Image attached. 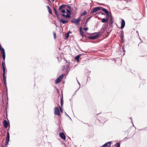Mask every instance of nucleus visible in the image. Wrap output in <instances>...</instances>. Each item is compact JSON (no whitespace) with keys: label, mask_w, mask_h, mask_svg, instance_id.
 <instances>
[{"label":"nucleus","mask_w":147,"mask_h":147,"mask_svg":"<svg viewBox=\"0 0 147 147\" xmlns=\"http://www.w3.org/2000/svg\"><path fill=\"white\" fill-rule=\"evenodd\" d=\"M81 20L80 18H79L77 19L73 18L71 20V22L77 25H78L80 24V21Z\"/></svg>","instance_id":"f257e3e1"},{"label":"nucleus","mask_w":147,"mask_h":147,"mask_svg":"<svg viewBox=\"0 0 147 147\" xmlns=\"http://www.w3.org/2000/svg\"><path fill=\"white\" fill-rule=\"evenodd\" d=\"M0 50L1 54L2 55V57L3 59L5 60V54L4 49L2 47L0 49Z\"/></svg>","instance_id":"f03ea898"},{"label":"nucleus","mask_w":147,"mask_h":147,"mask_svg":"<svg viewBox=\"0 0 147 147\" xmlns=\"http://www.w3.org/2000/svg\"><path fill=\"white\" fill-rule=\"evenodd\" d=\"M100 34V32H98V34L95 35H93L92 36H89V39L94 40L98 38L99 36V34Z\"/></svg>","instance_id":"7ed1b4c3"},{"label":"nucleus","mask_w":147,"mask_h":147,"mask_svg":"<svg viewBox=\"0 0 147 147\" xmlns=\"http://www.w3.org/2000/svg\"><path fill=\"white\" fill-rule=\"evenodd\" d=\"M10 138L9 134V132L8 131L7 133V137L6 138V140L5 145V146L7 145L8 142L9 141Z\"/></svg>","instance_id":"20e7f679"},{"label":"nucleus","mask_w":147,"mask_h":147,"mask_svg":"<svg viewBox=\"0 0 147 147\" xmlns=\"http://www.w3.org/2000/svg\"><path fill=\"white\" fill-rule=\"evenodd\" d=\"M54 113L55 115H57L59 116H60V113L59 111V108L58 107H56L55 108Z\"/></svg>","instance_id":"39448f33"},{"label":"nucleus","mask_w":147,"mask_h":147,"mask_svg":"<svg viewBox=\"0 0 147 147\" xmlns=\"http://www.w3.org/2000/svg\"><path fill=\"white\" fill-rule=\"evenodd\" d=\"M3 124L4 125V127L5 128H7L8 126H9V123H8L7 122V121L6 120H5L3 121ZM9 128H10V126H9V128L8 129V131L9 130Z\"/></svg>","instance_id":"423d86ee"},{"label":"nucleus","mask_w":147,"mask_h":147,"mask_svg":"<svg viewBox=\"0 0 147 147\" xmlns=\"http://www.w3.org/2000/svg\"><path fill=\"white\" fill-rule=\"evenodd\" d=\"M80 34L82 36L83 38H86V36L84 34V32L83 31L82 28L81 27L80 28Z\"/></svg>","instance_id":"0eeeda50"},{"label":"nucleus","mask_w":147,"mask_h":147,"mask_svg":"<svg viewBox=\"0 0 147 147\" xmlns=\"http://www.w3.org/2000/svg\"><path fill=\"white\" fill-rule=\"evenodd\" d=\"M125 22L124 20L123 19H122L121 23V26L120 27V28L121 29H123L125 26Z\"/></svg>","instance_id":"6e6552de"},{"label":"nucleus","mask_w":147,"mask_h":147,"mask_svg":"<svg viewBox=\"0 0 147 147\" xmlns=\"http://www.w3.org/2000/svg\"><path fill=\"white\" fill-rule=\"evenodd\" d=\"M2 61V66L3 69V71H5L6 67L5 63V60H4L3 59V60Z\"/></svg>","instance_id":"1a4fd4ad"},{"label":"nucleus","mask_w":147,"mask_h":147,"mask_svg":"<svg viewBox=\"0 0 147 147\" xmlns=\"http://www.w3.org/2000/svg\"><path fill=\"white\" fill-rule=\"evenodd\" d=\"M111 145V142H108L105 143L102 146V147H110Z\"/></svg>","instance_id":"9d476101"},{"label":"nucleus","mask_w":147,"mask_h":147,"mask_svg":"<svg viewBox=\"0 0 147 147\" xmlns=\"http://www.w3.org/2000/svg\"><path fill=\"white\" fill-rule=\"evenodd\" d=\"M59 135L61 138L63 140H65L66 136L64 134L63 132H61L59 133Z\"/></svg>","instance_id":"9b49d317"},{"label":"nucleus","mask_w":147,"mask_h":147,"mask_svg":"<svg viewBox=\"0 0 147 147\" xmlns=\"http://www.w3.org/2000/svg\"><path fill=\"white\" fill-rule=\"evenodd\" d=\"M120 37L122 40V42L123 43L124 42V39L123 31L122 30L121 32V35Z\"/></svg>","instance_id":"f8f14e48"},{"label":"nucleus","mask_w":147,"mask_h":147,"mask_svg":"<svg viewBox=\"0 0 147 147\" xmlns=\"http://www.w3.org/2000/svg\"><path fill=\"white\" fill-rule=\"evenodd\" d=\"M66 11L67 13V15L68 16V17L69 18L71 17L70 15L71 14V11L70 10H69L68 9H67Z\"/></svg>","instance_id":"ddd939ff"},{"label":"nucleus","mask_w":147,"mask_h":147,"mask_svg":"<svg viewBox=\"0 0 147 147\" xmlns=\"http://www.w3.org/2000/svg\"><path fill=\"white\" fill-rule=\"evenodd\" d=\"M108 21V18H103L101 20V22L102 23H106Z\"/></svg>","instance_id":"4468645a"},{"label":"nucleus","mask_w":147,"mask_h":147,"mask_svg":"<svg viewBox=\"0 0 147 147\" xmlns=\"http://www.w3.org/2000/svg\"><path fill=\"white\" fill-rule=\"evenodd\" d=\"M67 6L66 5H64V4H62L60 6H59V11H60L61 10V9L64 8L65 7Z\"/></svg>","instance_id":"2eb2a0df"},{"label":"nucleus","mask_w":147,"mask_h":147,"mask_svg":"<svg viewBox=\"0 0 147 147\" xmlns=\"http://www.w3.org/2000/svg\"><path fill=\"white\" fill-rule=\"evenodd\" d=\"M97 11L96 7H94L92 10L90 11V13L92 14L93 13L96 12Z\"/></svg>","instance_id":"dca6fc26"},{"label":"nucleus","mask_w":147,"mask_h":147,"mask_svg":"<svg viewBox=\"0 0 147 147\" xmlns=\"http://www.w3.org/2000/svg\"><path fill=\"white\" fill-rule=\"evenodd\" d=\"M81 54H80L77 55L76 56V57L75 59L76 60H77L78 62H79V59L80 58V56H81Z\"/></svg>","instance_id":"f3484780"},{"label":"nucleus","mask_w":147,"mask_h":147,"mask_svg":"<svg viewBox=\"0 0 147 147\" xmlns=\"http://www.w3.org/2000/svg\"><path fill=\"white\" fill-rule=\"evenodd\" d=\"M70 66L69 63L68 62H66V65L65 66V69L67 71L69 68Z\"/></svg>","instance_id":"a211bd4d"},{"label":"nucleus","mask_w":147,"mask_h":147,"mask_svg":"<svg viewBox=\"0 0 147 147\" xmlns=\"http://www.w3.org/2000/svg\"><path fill=\"white\" fill-rule=\"evenodd\" d=\"M61 79L59 77H58L55 80V83L56 84H57L61 82Z\"/></svg>","instance_id":"6ab92c4d"},{"label":"nucleus","mask_w":147,"mask_h":147,"mask_svg":"<svg viewBox=\"0 0 147 147\" xmlns=\"http://www.w3.org/2000/svg\"><path fill=\"white\" fill-rule=\"evenodd\" d=\"M53 9H54V10L55 11V14L57 16V17L58 18H59V15L57 13V9H56L55 7H53Z\"/></svg>","instance_id":"aec40b11"},{"label":"nucleus","mask_w":147,"mask_h":147,"mask_svg":"<svg viewBox=\"0 0 147 147\" xmlns=\"http://www.w3.org/2000/svg\"><path fill=\"white\" fill-rule=\"evenodd\" d=\"M5 71H3V81L6 80V77L5 76Z\"/></svg>","instance_id":"412c9836"},{"label":"nucleus","mask_w":147,"mask_h":147,"mask_svg":"<svg viewBox=\"0 0 147 147\" xmlns=\"http://www.w3.org/2000/svg\"><path fill=\"white\" fill-rule=\"evenodd\" d=\"M60 22H62L63 24H65L68 22V21H66L63 19H61L60 20Z\"/></svg>","instance_id":"4be33fe9"},{"label":"nucleus","mask_w":147,"mask_h":147,"mask_svg":"<svg viewBox=\"0 0 147 147\" xmlns=\"http://www.w3.org/2000/svg\"><path fill=\"white\" fill-rule=\"evenodd\" d=\"M102 10L104 12H105L106 14H107V13L109 12L105 8H102Z\"/></svg>","instance_id":"5701e85b"},{"label":"nucleus","mask_w":147,"mask_h":147,"mask_svg":"<svg viewBox=\"0 0 147 147\" xmlns=\"http://www.w3.org/2000/svg\"><path fill=\"white\" fill-rule=\"evenodd\" d=\"M65 39H67L69 36V32H67L65 34Z\"/></svg>","instance_id":"b1692460"},{"label":"nucleus","mask_w":147,"mask_h":147,"mask_svg":"<svg viewBox=\"0 0 147 147\" xmlns=\"http://www.w3.org/2000/svg\"><path fill=\"white\" fill-rule=\"evenodd\" d=\"M87 13V12L86 10H84L81 15V16H83Z\"/></svg>","instance_id":"393cba45"},{"label":"nucleus","mask_w":147,"mask_h":147,"mask_svg":"<svg viewBox=\"0 0 147 147\" xmlns=\"http://www.w3.org/2000/svg\"><path fill=\"white\" fill-rule=\"evenodd\" d=\"M4 81V86H5L6 88H7V85H6V80H4V81ZM7 89H6V91H7Z\"/></svg>","instance_id":"a878e982"},{"label":"nucleus","mask_w":147,"mask_h":147,"mask_svg":"<svg viewBox=\"0 0 147 147\" xmlns=\"http://www.w3.org/2000/svg\"><path fill=\"white\" fill-rule=\"evenodd\" d=\"M96 7V9H97V11L98 10H102V9L103 8L102 7Z\"/></svg>","instance_id":"bb28decb"},{"label":"nucleus","mask_w":147,"mask_h":147,"mask_svg":"<svg viewBox=\"0 0 147 147\" xmlns=\"http://www.w3.org/2000/svg\"><path fill=\"white\" fill-rule=\"evenodd\" d=\"M110 25H112V24L113 22V20L111 18H110Z\"/></svg>","instance_id":"cd10ccee"},{"label":"nucleus","mask_w":147,"mask_h":147,"mask_svg":"<svg viewBox=\"0 0 147 147\" xmlns=\"http://www.w3.org/2000/svg\"><path fill=\"white\" fill-rule=\"evenodd\" d=\"M62 16H63V17H66L67 18H69L68 17V15H65V14H64V13H62Z\"/></svg>","instance_id":"c85d7f7f"},{"label":"nucleus","mask_w":147,"mask_h":147,"mask_svg":"<svg viewBox=\"0 0 147 147\" xmlns=\"http://www.w3.org/2000/svg\"><path fill=\"white\" fill-rule=\"evenodd\" d=\"M115 147H119V142H117L114 145Z\"/></svg>","instance_id":"c756f323"},{"label":"nucleus","mask_w":147,"mask_h":147,"mask_svg":"<svg viewBox=\"0 0 147 147\" xmlns=\"http://www.w3.org/2000/svg\"><path fill=\"white\" fill-rule=\"evenodd\" d=\"M64 74H62V75H60L59 77L61 79H62V78H63V77L64 76Z\"/></svg>","instance_id":"7c9ffc66"},{"label":"nucleus","mask_w":147,"mask_h":147,"mask_svg":"<svg viewBox=\"0 0 147 147\" xmlns=\"http://www.w3.org/2000/svg\"><path fill=\"white\" fill-rule=\"evenodd\" d=\"M53 36L54 39H55L56 38V34L55 32H53Z\"/></svg>","instance_id":"2f4dec72"},{"label":"nucleus","mask_w":147,"mask_h":147,"mask_svg":"<svg viewBox=\"0 0 147 147\" xmlns=\"http://www.w3.org/2000/svg\"><path fill=\"white\" fill-rule=\"evenodd\" d=\"M48 11H49V13L51 14L52 15L53 13H52V10L51 9H49L48 10Z\"/></svg>","instance_id":"473e14b6"},{"label":"nucleus","mask_w":147,"mask_h":147,"mask_svg":"<svg viewBox=\"0 0 147 147\" xmlns=\"http://www.w3.org/2000/svg\"><path fill=\"white\" fill-rule=\"evenodd\" d=\"M107 14V16L106 18L107 17V18H108V17H110L111 16V15L109 13V12H108L107 14Z\"/></svg>","instance_id":"72a5a7b5"},{"label":"nucleus","mask_w":147,"mask_h":147,"mask_svg":"<svg viewBox=\"0 0 147 147\" xmlns=\"http://www.w3.org/2000/svg\"><path fill=\"white\" fill-rule=\"evenodd\" d=\"M61 12L63 13H66L65 11V9H62V10H60Z\"/></svg>","instance_id":"f704fd0d"},{"label":"nucleus","mask_w":147,"mask_h":147,"mask_svg":"<svg viewBox=\"0 0 147 147\" xmlns=\"http://www.w3.org/2000/svg\"><path fill=\"white\" fill-rule=\"evenodd\" d=\"M92 16L88 18L86 20V24H87V22L90 19V18L92 17Z\"/></svg>","instance_id":"c9c22d12"},{"label":"nucleus","mask_w":147,"mask_h":147,"mask_svg":"<svg viewBox=\"0 0 147 147\" xmlns=\"http://www.w3.org/2000/svg\"><path fill=\"white\" fill-rule=\"evenodd\" d=\"M59 107H60V111L62 113L63 112V110H62V107H61L60 106H59Z\"/></svg>","instance_id":"e433bc0d"},{"label":"nucleus","mask_w":147,"mask_h":147,"mask_svg":"<svg viewBox=\"0 0 147 147\" xmlns=\"http://www.w3.org/2000/svg\"><path fill=\"white\" fill-rule=\"evenodd\" d=\"M88 29V28L87 27H86L84 28V30L85 31H87Z\"/></svg>","instance_id":"4c0bfd02"},{"label":"nucleus","mask_w":147,"mask_h":147,"mask_svg":"<svg viewBox=\"0 0 147 147\" xmlns=\"http://www.w3.org/2000/svg\"><path fill=\"white\" fill-rule=\"evenodd\" d=\"M77 82H78V84H79V86H80V83H79V82L78 81V80H77ZM80 88V87H79L78 89L76 91H77Z\"/></svg>","instance_id":"58836bf2"},{"label":"nucleus","mask_w":147,"mask_h":147,"mask_svg":"<svg viewBox=\"0 0 147 147\" xmlns=\"http://www.w3.org/2000/svg\"><path fill=\"white\" fill-rule=\"evenodd\" d=\"M63 101V95L61 97V101Z\"/></svg>","instance_id":"ea45409f"},{"label":"nucleus","mask_w":147,"mask_h":147,"mask_svg":"<svg viewBox=\"0 0 147 147\" xmlns=\"http://www.w3.org/2000/svg\"><path fill=\"white\" fill-rule=\"evenodd\" d=\"M63 104V102H61V107H62Z\"/></svg>","instance_id":"a19ab883"},{"label":"nucleus","mask_w":147,"mask_h":147,"mask_svg":"<svg viewBox=\"0 0 147 147\" xmlns=\"http://www.w3.org/2000/svg\"><path fill=\"white\" fill-rule=\"evenodd\" d=\"M67 8H69V9H71V7L70 5L67 6Z\"/></svg>","instance_id":"79ce46f5"},{"label":"nucleus","mask_w":147,"mask_h":147,"mask_svg":"<svg viewBox=\"0 0 147 147\" xmlns=\"http://www.w3.org/2000/svg\"><path fill=\"white\" fill-rule=\"evenodd\" d=\"M47 9H48V10H49V9H51L50 7L49 6H48V5H47Z\"/></svg>","instance_id":"37998d69"},{"label":"nucleus","mask_w":147,"mask_h":147,"mask_svg":"<svg viewBox=\"0 0 147 147\" xmlns=\"http://www.w3.org/2000/svg\"><path fill=\"white\" fill-rule=\"evenodd\" d=\"M122 50L125 53V48H124V47L122 48Z\"/></svg>","instance_id":"c03bdc74"},{"label":"nucleus","mask_w":147,"mask_h":147,"mask_svg":"<svg viewBox=\"0 0 147 147\" xmlns=\"http://www.w3.org/2000/svg\"><path fill=\"white\" fill-rule=\"evenodd\" d=\"M113 60L115 61V63H116V61H117V60H116L115 59H113Z\"/></svg>","instance_id":"a18cd8bd"},{"label":"nucleus","mask_w":147,"mask_h":147,"mask_svg":"<svg viewBox=\"0 0 147 147\" xmlns=\"http://www.w3.org/2000/svg\"><path fill=\"white\" fill-rule=\"evenodd\" d=\"M98 4L100 5H103L104 4H103L100 3H98Z\"/></svg>","instance_id":"49530a36"},{"label":"nucleus","mask_w":147,"mask_h":147,"mask_svg":"<svg viewBox=\"0 0 147 147\" xmlns=\"http://www.w3.org/2000/svg\"><path fill=\"white\" fill-rule=\"evenodd\" d=\"M65 68V66H63V70Z\"/></svg>","instance_id":"de8ad7c7"},{"label":"nucleus","mask_w":147,"mask_h":147,"mask_svg":"<svg viewBox=\"0 0 147 147\" xmlns=\"http://www.w3.org/2000/svg\"><path fill=\"white\" fill-rule=\"evenodd\" d=\"M102 13V15H105L104 13H102H102Z\"/></svg>","instance_id":"09e8293b"},{"label":"nucleus","mask_w":147,"mask_h":147,"mask_svg":"<svg viewBox=\"0 0 147 147\" xmlns=\"http://www.w3.org/2000/svg\"><path fill=\"white\" fill-rule=\"evenodd\" d=\"M70 32V31H69L68 32H69V33Z\"/></svg>","instance_id":"8fccbe9b"},{"label":"nucleus","mask_w":147,"mask_h":147,"mask_svg":"<svg viewBox=\"0 0 147 147\" xmlns=\"http://www.w3.org/2000/svg\"><path fill=\"white\" fill-rule=\"evenodd\" d=\"M102 29H103V28H102V29H101V30H102Z\"/></svg>","instance_id":"3c124183"},{"label":"nucleus","mask_w":147,"mask_h":147,"mask_svg":"<svg viewBox=\"0 0 147 147\" xmlns=\"http://www.w3.org/2000/svg\"><path fill=\"white\" fill-rule=\"evenodd\" d=\"M57 91H58V90H57Z\"/></svg>","instance_id":"603ef678"},{"label":"nucleus","mask_w":147,"mask_h":147,"mask_svg":"<svg viewBox=\"0 0 147 147\" xmlns=\"http://www.w3.org/2000/svg\"><path fill=\"white\" fill-rule=\"evenodd\" d=\"M53 1H54L55 0H53Z\"/></svg>","instance_id":"864d4df0"},{"label":"nucleus","mask_w":147,"mask_h":147,"mask_svg":"<svg viewBox=\"0 0 147 147\" xmlns=\"http://www.w3.org/2000/svg\"><path fill=\"white\" fill-rule=\"evenodd\" d=\"M124 54H125V53H123V55Z\"/></svg>","instance_id":"5fc2aeb1"},{"label":"nucleus","mask_w":147,"mask_h":147,"mask_svg":"<svg viewBox=\"0 0 147 147\" xmlns=\"http://www.w3.org/2000/svg\"><path fill=\"white\" fill-rule=\"evenodd\" d=\"M2 147H4V146H2Z\"/></svg>","instance_id":"6e6d98bb"},{"label":"nucleus","mask_w":147,"mask_h":147,"mask_svg":"<svg viewBox=\"0 0 147 147\" xmlns=\"http://www.w3.org/2000/svg\"><path fill=\"white\" fill-rule=\"evenodd\" d=\"M129 1H130L131 0H129Z\"/></svg>","instance_id":"4d7b16f0"}]
</instances>
